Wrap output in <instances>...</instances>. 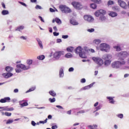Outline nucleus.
<instances>
[{"instance_id": "40", "label": "nucleus", "mask_w": 129, "mask_h": 129, "mask_svg": "<svg viewBox=\"0 0 129 129\" xmlns=\"http://www.w3.org/2000/svg\"><path fill=\"white\" fill-rule=\"evenodd\" d=\"M116 116L117 117H118V118H121V119L123 118V114L119 113L117 114Z\"/></svg>"}, {"instance_id": "9", "label": "nucleus", "mask_w": 129, "mask_h": 129, "mask_svg": "<svg viewBox=\"0 0 129 129\" xmlns=\"http://www.w3.org/2000/svg\"><path fill=\"white\" fill-rule=\"evenodd\" d=\"M129 54L126 51H121L117 53V56L120 58H126L128 56Z\"/></svg>"}, {"instance_id": "4", "label": "nucleus", "mask_w": 129, "mask_h": 129, "mask_svg": "<svg viewBox=\"0 0 129 129\" xmlns=\"http://www.w3.org/2000/svg\"><path fill=\"white\" fill-rule=\"evenodd\" d=\"M96 49L97 50H100L102 51V52H108V50H110V45L106 43H101L100 44L99 47L96 46Z\"/></svg>"}, {"instance_id": "14", "label": "nucleus", "mask_w": 129, "mask_h": 129, "mask_svg": "<svg viewBox=\"0 0 129 129\" xmlns=\"http://www.w3.org/2000/svg\"><path fill=\"white\" fill-rule=\"evenodd\" d=\"M112 55L110 54H106L103 55L102 59L105 60H111Z\"/></svg>"}, {"instance_id": "42", "label": "nucleus", "mask_w": 129, "mask_h": 129, "mask_svg": "<svg viewBox=\"0 0 129 129\" xmlns=\"http://www.w3.org/2000/svg\"><path fill=\"white\" fill-rule=\"evenodd\" d=\"M108 6H111L114 5V2L113 1H109L107 3Z\"/></svg>"}, {"instance_id": "48", "label": "nucleus", "mask_w": 129, "mask_h": 129, "mask_svg": "<svg viewBox=\"0 0 129 129\" xmlns=\"http://www.w3.org/2000/svg\"><path fill=\"white\" fill-rule=\"evenodd\" d=\"M88 32H89V33H93L94 31V28H91V29H88L87 30Z\"/></svg>"}, {"instance_id": "49", "label": "nucleus", "mask_w": 129, "mask_h": 129, "mask_svg": "<svg viewBox=\"0 0 129 129\" xmlns=\"http://www.w3.org/2000/svg\"><path fill=\"white\" fill-rule=\"evenodd\" d=\"M36 10H42V7L40 6L39 5H36L35 7Z\"/></svg>"}, {"instance_id": "30", "label": "nucleus", "mask_w": 129, "mask_h": 129, "mask_svg": "<svg viewBox=\"0 0 129 129\" xmlns=\"http://www.w3.org/2000/svg\"><path fill=\"white\" fill-rule=\"evenodd\" d=\"M60 11L62 13H64V11L65 10V8H66V6L65 5H60L59 7Z\"/></svg>"}, {"instance_id": "19", "label": "nucleus", "mask_w": 129, "mask_h": 129, "mask_svg": "<svg viewBox=\"0 0 129 129\" xmlns=\"http://www.w3.org/2000/svg\"><path fill=\"white\" fill-rule=\"evenodd\" d=\"M114 97H107V99H108L109 102L111 104H114L115 103V101L113 99Z\"/></svg>"}, {"instance_id": "25", "label": "nucleus", "mask_w": 129, "mask_h": 129, "mask_svg": "<svg viewBox=\"0 0 129 129\" xmlns=\"http://www.w3.org/2000/svg\"><path fill=\"white\" fill-rule=\"evenodd\" d=\"M110 63H111V60H105L104 62V66L106 67H108V66H109V65H110Z\"/></svg>"}, {"instance_id": "50", "label": "nucleus", "mask_w": 129, "mask_h": 129, "mask_svg": "<svg viewBox=\"0 0 129 129\" xmlns=\"http://www.w3.org/2000/svg\"><path fill=\"white\" fill-rule=\"evenodd\" d=\"M55 44V41H51L49 43V46H53Z\"/></svg>"}, {"instance_id": "64", "label": "nucleus", "mask_w": 129, "mask_h": 129, "mask_svg": "<svg viewBox=\"0 0 129 129\" xmlns=\"http://www.w3.org/2000/svg\"><path fill=\"white\" fill-rule=\"evenodd\" d=\"M62 42V40L61 39H56V43H61Z\"/></svg>"}, {"instance_id": "57", "label": "nucleus", "mask_w": 129, "mask_h": 129, "mask_svg": "<svg viewBox=\"0 0 129 129\" xmlns=\"http://www.w3.org/2000/svg\"><path fill=\"white\" fill-rule=\"evenodd\" d=\"M88 51H89L90 52H91V53H94L95 52V50H94V49L92 48L88 49Z\"/></svg>"}, {"instance_id": "15", "label": "nucleus", "mask_w": 129, "mask_h": 129, "mask_svg": "<svg viewBox=\"0 0 129 129\" xmlns=\"http://www.w3.org/2000/svg\"><path fill=\"white\" fill-rule=\"evenodd\" d=\"M19 104L21 108L24 107V106H28L29 105L28 102H26L25 100L20 101Z\"/></svg>"}, {"instance_id": "35", "label": "nucleus", "mask_w": 129, "mask_h": 129, "mask_svg": "<svg viewBox=\"0 0 129 129\" xmlns=\"http://www.w3.org/2000/svg\"><path fill=\"white\" fill-rule=\"evenodd\" d=\"M64 57L66 58H72V57H73V55H72V54L71 53H68L66 54Z\"/></svg>"}, {"instance_id": "6", "label": "nucleus", "mask_w": 129, "mask_h": 129, "mask_svg": "<svg viewBox=\"0 0 129 129\" xmlns=\"http://www.w3.org/2000/svg\"><path fill=\"white\" fill-rule=\"evenodd\" d=\"M63 55H64V51H56L53 53V58L56 59V60H59L60 57L63 56Z\"/></svg>"}, {"instance_id": "21", "label": "nucleus", "mask_w": 129, "mask_h": 129, "mask_svg": "<svg viewBox=\"0 0 129 129\" xmlns=\"http://www.w3.org/2000/svg\"><path fill=\"white\" fill-rule=\"evenodd\" d=\"M36 40L38 44V46L40 47V49H43V43H42V41H41V40H40L39 38H36Z\"/></svg>"}, {"instance_id": "37", "label": "nucleus", "mask_w": 129, "mask_h": 129, "mask_svg": "<svg viewBox=\"0 0 129 129\" xmlns=\"http://www.w3.org/2000/svg\"><path fill=\"white\" fill-rule=\"evenodd\" d=\"M37 59H38V60H44V59H45V55H39L37 57Z\"/></svg>"}, {"instance_id": "7", "label": "nucleus", "mask_w": 129, "mask_h": 129, "mask_svg": "<svg viewBox=\"0 0 129 129\" xmlns=\"http://www.w3.org/2000/svg\"><path fill=\"white\" fill-rule=\"evenodd\" d=\"M72 6L77 10H81L83 7L80 4V3L76 2H73L72 3Z\"/></svg>"}, {"instance_id": "10", "label": "nucleus", "mask_w": 129, "mask_h": 129, "mask_svg": "<svg viewBox=\"0 0 129 129\" xmlns=\"http://www.w3.org/2000/svg\"><path fill=\"white\" fill-rule=\"evenodd\" d=\"M106 14V12H105V10H97L95 13V16L96 17H100L102 15H105Z\"/></svg>"}, {"instance_id": "39", "label": "nucleus", "mask_w": 129, "mask_h": 129, "mask_svg": "<svg viewBox=\"0 0 129 129\" xmlns=\"http://www.w3.org/2000/svg\"><path fill=\"white\" fill-rule=\"evenodd\" d=\"M90 7L92 9H95L96 8H97V6L95 4L93 3L90 5Z\"/></svg>"}, {"instance_id": "27", "label": "nucleus", "mask_w": 129, "mask_h": 129, "mask_svg": "<svg viewBox=\"0 0 129 129\" xmlns=\"http://www.w3.org/2000/svg\"><path fill=\"white\" fill-rule=\"evenodd\" d=\"M104 15L105 14H102L101 16H100V18H99L100 21H101L102 22H105L107 19H106V17L104 16Z\"/></svg>"}, {"instance_id": "62", "label": "nucleus", "mask_w": 129, "mask_h": 129, "mask_svg": "<svg viewBox=\"0 0 129 129\" xmlns=\"http://www.w3.org/2000/svg\"><path fill=\"white\" fill-rule=\"evenodd\" d=\"M31 124H32V125H33V126H35L36 124V123L35 122V121H31Z\"/></svg>"}, {"instance_id": "23", "label": "nucleus", "mask_w": 129, "mask_h": 129, "mask_svg": "<svg viewBox=\"0 0 129 129\" xmlns=\"http://www.w3.org/2000/svg\"><path fill=\"white\" fill-rule=\"evenodd\" d=\"M108 15L110 16V17H112V18L117 17V14L114 12H110L109 13H108Z\"/></svg>"}, {"instance_id": "8", "label": "nucleus", "mask_w": 129, "mask_h": 129, "mask_svg": "<svg viewBox=\"0 0 129 129\" xmlns=\"http://www.w3.org/2000/svg\"><path fill=\"white\" fill-rule=\"evenodd\" d=\"M117 2L118 4L120 7H121V8H122L124 10H127V5L125 2L121 0H118Z\"/></svg>"}, {"instance_id": "1", "label": "nucleus", "mask_w": 129, "mask_h": 129, "mask_svg": "<svg viewBox=\"0 0 129 129\" xmlns=\"http://www.w3.org/2000/svg\"><path fill=\"white\" fill-rule=\"evenodd\" d=\"M126 64V61L124 58H119L117 61H115L111 63V67L113 69H120V70H125L128 67L124 66Z\"/></svg>"}, {"instance_id": "32", "label": "nucleus", "mask_w": 129, "mask_h": 129, "mask_svg": "<svg viewBox=\"0 0 129 129\" xmlns=\"http://www.w3.org/2000/svg\"><path fill=\"white\" fill-rule=\"evenodd\" d=\"M74 50V47L72 46L69 47L67 48V51H68V52H70V53H72Z\"/></svg>"}, {"instance_id": "29", "label": "nucleus", "mask_w": 129, "mask_h": 129, "mask_svg": "<svg viewBox=\"0 0 129 129\" xmlns=\"http://www.w3.org/2000/svg\"><path fill=\"white\" fill-rule=\"evenodd\" d=\"M6 70L7 72H12V71H13V70H14V69H13V68L12 67H7L6 68Z\"/></svg>"}, {"instance_id": "51", "label": "nucleus", "mask_w": 129, "mask_h": 129, "mask_svg": "<svg viewBox=\"0 0 129 129\" xmlns=\"http://www.w3.org/2000/svg\"><path fill=\"white\" fill-rule=\"evenodd\" d=\"M5 115H6V116H11V115H12V113H10L9 112H6Z\"/></svg>"}, {"instance_id": "36", "label": "nucleus", "mask_w": 129, "mask_h": 129, "mask_svg": "<svg viewBox=\"0 0 129 129\" xmlns=\"http://www.w3.org/2000/svg\"><path fill=\"white\" fill-rule=\"evenodd\" d=\"M55 22L56 23H57V24L58 25H61V24H62V21H61V20L58 18H55Z\"/></svg>"}, {"instance_id": "11", "label": "nucleus", "mask_w": 129, "mask_h": 129, "mask_svg": "<svg viewBox=\"0 0 129 129\" xmlns=\"http://www.w3.org/2000/svg\"><path fill=\"white\" fill-rule=\"evenodd\" d=\"M85 21L88 22L89 23H92L94 21V18L90 15H85L84 16Z\"/></svg>"}, {"instance_id": "13", "label": "nucleus", "mask_w": 129, "mask_h": 129, "mask_svg": "<svg viewBox=\"0 0 129 129\" xmlns=\"http://www.w3.org/2000/svg\"><path fill=\"white\" fill-rule=\"evenodd\" d=\"M95 82L92 83V84H90L89 85H88L87 86H85L83 88H82L80 91H82V90H88V89H90L93 86V85H94L95 84Z\"/></svg>"}, {"instance_id": "16", "label": "nucleus", "mask_w": 129, "mask_h": 129, "mask_svg": "<svg viewBox=\"0 0 129 129\" xmlns=\"http://www.w3.org/2000/svg\"><path fill=\"white\" fill-rule=\"evenodd\" d=\"M0 111H2V110H5L6 111H13L14 110V108L11 107L9 108L8 106H5V107H0Z\"/></svg>"}, {"instance_id": "3", "label": "nucleus", "mask_w": 129, "mask_h": 129, "mask_svg": "<svg viewBox=\"0 0 129 129\" xmlns=\"http://www.w3.org/2000/svg\"><path fill=\"white\" fill-rule=\"evenodd\" d=\"M75 52L79 54L81 58L84 59L87 57L86 54L88 53V48H87V47H84L82 48L81 46H78L75 49Z\"/></svg>"}, {"instance_id": "59", "label": "nucleus", "mask_w": 129, "mask_h": 129, "mask_svg": "<svg viewBox=\"0 0 129 129\" xmlns=\"http://www.w3.org/2000/svg\"><path fill=\"white\" fill-rule=\"evenodd\" d=\"M13 23V20H7V24L8 25H10L11 23Z\"/></svg>"}, {"instance_id": "45", "label": "nucleus", "mask_w": 129, "mask_h": 129, "mask_svg": "<svg viewBox=\"0 0 129 129\" xmlns=\"http://www.w3.org/2000/svg\"><path fill=\"white\" fill-rule=\"evenodd\" d=\"M114 48L116 49V51H117L118 52L120 51L121 49H120V47L118 46H114Z\"/></svg>"}, {"instance_id": "31", "label": "nucleus", "mask_w": 129, "mask_h": 129, "mask_svg": "<svg viewBox=\"0 0 129 129\" xmlns=\"http://www.w3.org/2000/svg\"><path fill=\"white\" fill-rule=\"evenodd\" d=\"M70 23L74 26H77V25H78V22H76V21L74 20H71Z\"/></svg>"}, {"instance_id": "55", "label": "nucleus", "mask_w": 129, "mask_h": 129, "mask_svg": "<svg viewBox=\"0 0 129 129\" xmlns=\"http://www.w3.org/2000/svg\"><path fill=\"white\" fill-rule=\"evenodd\" d=\"M69 36H68V35H62V39H68V38H69Z\"/></svg>"}, {"instance_id": "24", "label": "nucleus", "mask_w": 129, "mask_h": 129, "mask_svg": "<svg viewBox=\"0 0 129 129\" xmlns=\"http://www.w3.org/2000/svg\"><path fill=\"white\" fill-rule=\"evenodd\" d=\"M1 14L3 16H7L10 15V12L8 10H4L2 11Z\"/></svg>"}, {"instance_id": "28", "label": "nucleus", "mask_w": 129, "mask_h": 129, "mask_svg": "<svg viewBox=\"0 0 129 129\" xmlns=\"http://www.w3.org/2000/svg\"><path fill=\"white\" fill-rule=\"evenodd\" d=\"M63 13L64 14H68L69 13H71V9L66 6V8L64 9Z\"/></svg>"}, {"instance_id": "52", "label": "nucleus", "mask_w": 129, "mask_h": 129, "mask_svg": "<svg viewBox=\"0 0 129 129\" xmlns=\"http://www.w3.org/2000/svg\"><path fill=\"white\" fill-rule=\"evenodd\" d=\"M80 110V108H73L72 109V111H73V112H76L77 110Z\"/></svg>"}, {"instance_id": "12", "label": "nucleus", "mask_w": 129, "mask_h": 129, "mask_svg": "<svg viewBox=\"0 0 129 129\" xmlns=\"http://www.w3.org/2000/svg\"><path fill=\"white\" fill-rule=\"evenodd\" d=\"M98 102H96L94 104V106L95 108V111H93V113L96 112V111H98V110H100L101 109V107H102V105L101 104H99Z\"/></svg>"}, {"instance_id": "47", "label": "nucleus", "mask_w": 129, "mask_h": 129, "mask_svg": "<svg viewBox=\"0 0 129 129\" xmlns=\"http://www.w3.org/2000/svg\"><path fill=\"white\" fill-rule=\"evenodd\" d=\"M20 39H21V40H27V39H28V37L22 36L20 37Z\"/></svg>"}, {"instance_id": "17", "label": "nucleus", "mask_w": 129, "mask_h": 129, "mask_svg": "<svg viewBox=\"0 0 129 129\" xmlns=\"http://www.w3.org/2000/svg\"><path fill=\"white\" fill-rule=\"evenodd\" d=\"M10 100H11V98L7 97L1 99L0 100V102H1V103H6V102H10Z\"/></svg>"}, {"instance_id": "44", "label": "nucleus", "mask_w": 129, "mask_h": 129, "mask_svg": "<svg viewBox=\"0 0 129 129\" xmlns=\"http://www.w3.org/2000/svg\"><path fill=\"white\" fill-rule=\"evenodd\" d=\"M49 101H50L51 103H53V102H55V101H56V99L55 98H53L52 99L49 98Z\"/></svg>"}, {"instance_id": "54", "label": "nucleus", "mask_w": 129, "mask_h": 129, "mask_svg": "<svg viewBox=\"0 0 129 129\" xmlns=\"http://www.w3.org/2000/svg\"><path fill=\"white\" fill-rule=\"evenodd\" d=\"M19 4H20L22 6H24V7H27V5H26L24 2H19Z\"/></svg>"}, {"instance_id": "33", "label": "nucleus", "mask_w": 129, "mask_h": 129, "mask_svg": "<svg viewBox=\"0 0 129 129\" xmlns=\"http://www.w3.org/2000/svg\"><path fill=\"white\" fill-rule=\"evenodd\" d=\"M35 89H36V86H34L31 87L30 89H29V90L26 92V93H29V92H31V91H34Z\"/></svg>"}, {"instance_id": "60", "label": "nucleus", "mask_w": 129, "mask_h": 129, "mask_svg": "<svg viewBox=\"0 0 129 129\" xmlns=\"http://www.w3.org/2000/svg\"><path fill=\"white\" fill-rule=\"evenodd\" d=\"M53 35L55 36V37H57V36H59V33L58 32H54L53 33Z\"/></svg>"}, {"instance_id": "38", "label": "nucleus", "mask_w": 129, "mask_h": 129, "mask_svg": "<svg viewBox=\"0 0 129 129\" xmlns=\"http://www.w3.org/2000/svg\"><path fill=\"white\" fill-rule=\"evenodd\" d=\"M49 93L50 95H51V96H53V97L56 96V92H55V91H50L49 92Z\"/></svg>"}, {"instance_id": "61", "label": "nucleus", "mask_w": 129, "mask_h": 129, "mask_svg": "<svg viewBox=\"0 0 129 129\" xmlns=\"http://www.w3.org/2000/svg\"><path fill=\"white\" fill-rule=\"evenodd\" d=\"M69 72H73L74 71V68L71 67L69 69Z\"/></svg>"}, {"instance_id": "43", "label": "nucleus", "mask_w": 129, "mask_h": 129, "mask_svg": "<svg viewBox=\"0 0 129 129\" xmlns=\"http://www.w3.org/2000/svg\"><path fill=\"white\" fill-rule=\"evenodd\" d=\"M93 3H96V4H101V0H91Z\"/></svg>"}, {"instance_id": "56", "label": "nucleus", "mask_w": 129, "mask_h": 129, "mask_svg": "<svg viewBox=\"0 0 129 129\" xmlns=\"http://www.w3.org/2000/svg\"><path fill=\"white\" fill-rule=\"evenodd\" d=\"M56 107H57V108H58L59 109H64V108H63V107H62L60 105H56Z\"/></svg>"}, {"instance_id": "26", "label": "nucleus", "mask_w": 129, "mask_h": 129, "mask_svg": "<svg viewBox=\"0 0 129 129\" xmlns=\"http://www.w3.org/2000/svg\"><path fill=\"white\" fill-rule=\"evenodd\" d=\"M64 77V70L62 68L59 70V77L62 78Z\"/></svg>"}, {"instance_id": "63", "label": "nucleus", "mask_w": 129, "mask_h": 129, "mask_svg": "<svg viewBox=\"0 0 129 129\" xmlns=\"http://www.w3.org/2000/svg\"><path fill=\"white\" fill-rule=\"evenodd\" d=\"M72 112V110H70L67 112V114L69 115H71V112Z\"/></svg>"}, {"instance_id": "5", "label": "nucleus", "mask_w": 129, "mask_h": 129, "mask_svg": "<svg viewBox=\"0 0 129 129\" xmlns=\"http://www.w3.org/2000/svg\"><path fill=\"white\" fill-rule=\"evenodd\" d=\"M92 60L96 64H97L98 67H101L103 64V60L99 57H92Z\"/></svg>"}, {"instance_id": "18", "label": "nucleus", "mask_w": 129, "mask_h": 129, "mask_svg": "<svg viewBox=\"0 0 129 129\" xmlns=\"http://www.w3.org/2000/svg\"><path fill=\"white\" fill-rule=\"evenodd\" d=\"M3 76L5 78H10V77H12L13 76V73H6L3 74Z\"/></svg>"}, {"instance_id": "46", "label": "nucleus", "mask_w": 129, "mask_h": 129, "mask_svg": "<svg viewBox=\"0 0 129 129\" xmlns=\"http://www.w3.org/2000/svg\"><path fill=\"white\" fill-rule=\"evenodd\" d=\"M79 113H85V111L84 110H81L76 113V115H78Z\"/></svg>"}, {"instance_id": "34", "label": "nucleus", "mask_w": 129, "mask_h": 129, "mask_svg": "<svg viewBox=\"0 0 129 129\" xmlns=\"http://www.w3.org/2000/svg\"><path fill=\"white\" fill-rule=\"evenodd\" d=\"M113 11H115V12H119L120 9L118 6H113L112 7Z\"/></svg>"}, {"instance_id": "53", "label": "nucleus", "mask_w": 129, "mask_h": 129, "mask_svg": "<svg viewBox=\"0 0 129 129\" xmlns=\"http://www.w3.org/2000/svg\"><path fill=\"white\" fill-rule=\"evenodd\" d=\"M86 80L85 78H83L81 80V83H85Z\"/></svg>"}, {"instance_id": "20", "label": "nucleus", "mask_w": 129, "mask_h": 129, "mask_svg": "<svg viewBox=\"0 0 129 129\" xmlns=\"http://www.w3.org/2000/svg\"><path fill=\"white\" fill-rule=\"evenodd\" d=\"M101 43V40L100 39H96L93 41V43L96 47H97L100 43Z\"/></svg>"}, {"instance_id": "22", "label": "nucleus", "mask_w": 129, "mask_h": 129, "mask_svg": "<svg viewBox=\"0 0 129 129\" xmlns=\"http://www.w3.org/2000/svg\"><path fill=\"white\" fill-rule=\"evenodd\" d=\"M25 29V26L24 25L19 26L17 27L15 31H18L19 32H21V31H23Z\"/></svg>"}, {"instance_id": "2", "label": "nucleus", "mask_w": 129, "mask_h": 129, "mask_svg": "<svg viewBox=\"0 0 129 129\" xmlns=\"http://www.w3.org/2000/svg\"><path fill=\"white\" fill-rule=\"evenodd\" d=\"M26 63L27 64V66L23 64H17V69H15L16 73H21V72H22V70L26 71L29 70V69H31V65L33 64V60L27 59L26 61Z\"/></svg>"}, {"instance_id": "58", "label": "nucleus", "mask_w": 129, "mask_h": 129, "mask_svg": "<svg viewBox=\"0 0 129 129\" xmlns=\"http://www.w3.org/2000/svg\"><path fill=\"white\" fill-rule=\"evenodd\" d=\"M51 128H52V129H56V128H58V126H57V125H53L51 126Z\"/></svg>"}, {"instance_id": "41", "label": "nucleus", "mask_w": 129, "mask_h": 129, "mask_svg": "<svg viewBox=\"0 0 129 129\" xmlns=\"http://www.w3.org/2000/svg\"><path fill=\"white\" fill-rule=\"evenodd\" d=\"M14 122V120L13 119H8L6 122L7 124H10L11 123H13Z\"/></svg>"}]
</instances>
